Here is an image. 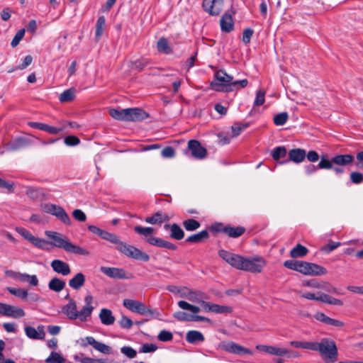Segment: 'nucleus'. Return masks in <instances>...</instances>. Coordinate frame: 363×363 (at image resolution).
<instances>
[{"mask_svg":"<svg viewBox=\"0 0 363 363\" xmlns=\"http://www.w3.org/2000/svg\"><path fill=\"white\" fill-rule=\"evenodd\" d=\"M101 238L105 240L109 241L113 244H115L116 249L128 257H130L137 260H141L143 262H147L150 259V256L147 253L141 251L133 245L121 241L119 237L116 234L104 230Z\"/></svg>","mask_w":363,"mask_h":363,"instance_id":"1","label":"nucleus"},{"mask_svg":"<svg viewBox=\"0 0 363 363\" xmlns=\"http://www.w3.org/2000/svg\"><path fill=\"white\" fill-rule=\"evenodd\" d=\"M248 84L247 79L233 81V76L227 74L224 69H219L215 74V80L211 82V88L217 91L230 92Z\"/></svg>","mask_w":363,"mask_h":363,"instance_id":"2","label":"nucleus"},{"mask_svg":"<svg viewBox=\"0 0 363 363\" xmlns=\"http://www.w3.org/2000/svg\"><path fill=\"white\" fill-rule=\"evenodd\" d=\"M45 234L52 240L53 242H49L48 244L54 247L62 248L67 252H71L80 255H88L89 251L80 246L72 243L65 235L50 230H46Z\"/></svg>","mask_w":363,"mask_h":363,"instance_id":"3","label":"nucleus"},{"mask_svg":"<svg viewBox=\"0 0 363 363\" xmlns=\"http://www.w3.org/2000/svg\"><path fill=\"white\" fill-rule=\"evenodd\" d=\"M313 351L319 352L325 363H335L338 358V349L330 338H323L320 342H313Z\"/></svg>","mask_w":363,"mask_h":363,"instance_id":"4","label":"nucleus"},{"mask_svg":"<svg viewBox=\"0 0 363 363\" xmlns=\"http://www.w3.org/2000/svg\"><path fill=\"white\" fill-rule=\"evenodd\" d=\"M265 265L266 261L260 256H256L252 258L243 257L240 270L250 272L251 273H260Z\"/></svg>","mask_w":363,"mask_h":363,"instance_id":"5","label":"nucleus"},{"mask_svg":"<svg viewBox=\"0 0 363 363\" xmlns=\"http://www.w3.org/2000/svg\"><path fill=\"white\" fill-rule=\"evenodd\" d=\"M43 210L45 213L55 216L64 224L67 225H70L72 224L69 216L60 206L53 203H45L43 206Z\"/></svg>","mask_w":363,"mask_h":363,"instance_id":"6","label":"nucleus"},{"mask_svg":"<svg viewBox=\"0 0 363 363\" xmlns=\"http://www.w3.org/2000/svg\"><path fill=\"white\" fill-rule=\"evenodd\" d=\"M123 304L128 310L140 315H153L157 313L156 310L147 308L144 303L138 301L124 299Z\"/></svg>","mask_w":363,"mask_h":363,"instance_id":"7","label":"nucleus"},{"mask_svg":"<svg viewBox=\"0 0 363 363\" xmlns=\"http://www.w3.org/2000/svg\"><path fill=\"white\" fill-rule=\"evenodd\" d=\"M219 347L221 350L224 351L239 355H246L252 354V351L250 349L245 347L242 345H240L233 341L221 342L220 343Z\"/></svg>","mask_w":363,"mask_h":363,"instance_id":"8","label":"nucleus"},{"mask_svg":"<svg viewBox=\"0 0 363 363\" xmlns=\"http://www.w3.org/2000/svg\"><path fill=\"white\" fill-rule=\"evenodd\" d=\"M223 0H203L202 8L210 16H218L223 9Z\"/></svg>","mask_w":363,"mask_h":363,"instance_id":"9","label":"nucleus"},{"mask_svg":"<svg viewBox=\"0 0 363 363\" xmlns=\"http://www.w3.org/2000/svg\"><path fill=\"white\" fill-rule=\"evenodd\" d=\"M81 346L82 347H86L89 345H91L95 350L99 351L100 352L106 354H108L111 353V347L108 345L96 341L93 337L88 336L85 338H82L81 340Z\"/></svg>","mask_w":363,"mask_h":363,"instance_id":"10","label":"nucleus"},{"mask_svg":"<svg viewBox=\"0 0 363 363\" xmlns=\"http://www.w3.org/2000/svg\"><path fill=\"white\" fill-rule=\"evenodd\" d=\"M218 255L231 267L240 269L243 257L237 254L230 252L225 250H220Z\"/></svg>","mask_w":363,"mask_h":363,"instance_id":"11","label":"nucleus"},{"mask_svg":"<svg viewBox=\"0 0 363 363\" xmlns=\"http://www.w3.org/2000/svg\"><path fill=\"white\" fill-rule=\"evenodd\" d=\"M93 296L91 295H86L84 297L85 306L82 307L80 311H77V319L81 320L82 322H86L92 313L94 308L92 306L93 302Z\"/></svg>","mask_w":363,"mask_h":363,"instance_id":"12","label":"nucleus"},{"mask_svg":"<svg viewBox=\"0 0 363 363\" xmlns=\"http://www.w3.org/2000/svg\"><path fill=\"white\" fill-rule=\"evenodd\" d=\"M148 117L149 114L142 108H125V121H141Z\"/></svg>","mask_w":363,"mask_h":363,"instance_id":"13","label":"nucleus"},{"mask_svg":"<svg viewBox=\"0 0 363 363\" xmlns=\"http://www.w3.org/2000/svg\"><path fill=\"white\" fill-rule=\"evenodd\" d=\"M201 306L206 312H211L218 314L230 313L233 308L227 306H221L207 301H201Z\"/></svg>","mask_w":363,"mask_h":363,"instance_id":"14","label":"nucleus"},{"mask_svg":"<svg viewBox=\"0 0 363 363\" xmlns=\"http://www.w3.org/2000/svg\"><path fill=\"white\" fill-rule=\"evenodd\" d=\"M100 271L112 279H125L130 278V277L126 276V272L121 268L101 267Z\"/></svg>","mask_w":363,"mask_h":363,"instance_id":"15","label":"nucleus"},{"mask_svg":"<svg viewBox=\"0 0 363 363\" xmlns=\"http://www.w3.org/2000/svg\"><path fill=\"white\" fill-rule=\"evenodd\" d=\"M188 148L191 152L193 157L196 159H203L206 157L207 150L205 147L201 146L200 142L196 140H191L188 143Z\"/></svg>","mask_w":363,"mask_h":363,"instance_id":"16","label":"nucleus"},{"mask_svg":"<svg viewBox=\"0 0 363 363\" xmlns=\"http://www.w3.org/2000/svg\"><path fill=\"white\" fill-rule=\"evenodd\" d=\"M289 159L280 162L279 164H285L289 162H294V163H301L302 162L306 156V152L303 149L301 148H294L289 150L288 152Z\"/></svg>","mask_w":363,"mask_h":363,"instance_id":"17","label":"nucleus"},{"mask_svg":"<svg viewBox=\"0 0 363 363\" xmlns=\"http://www.w3.org/2000/svg\"><path fill=\"white\" fill-rule=\"evenodd\" d=\"M50 266L55 272L63 276H67L71 272L69 264L61 259H53L50 263Z\"/></svg>","mask_w":363,"mask_h":363,"instance_id":"18","label":"nucleus"},{"mask_svg":"<svg viewBox=\"0 0 363 363\" xmlns=\"http://www.w3.org/2000/svg\"><path fill=\"white\" fill-rule=\"evenodd\" d=\"M147 242H148L151 245H154L158 247L166 248L168 250H176L177 249V246L169 241H166L162 240L160 238L156 237H148L146 239Z\"/></svg>","mask_w":363,"mask_h":363,"instance_id":"19","label":"nucleus"},{"mask_svg":"<svg viewBox=\"0 0 363 363\" xmlns=\"http://www.w3.org/2000/svg\"><path fill=\"white\" fill-rule=\"evenodd\" d=\"M314 318L320 322L336 328H342L345 325V323L342 321L331 318L322 312L316 313L314 315Z\"/></svg>","mask_w":363,"mask_h":363,"instance_id":"20","label":"nucleus"},{"mask_svg":"<svg viewBox=\"0 0 363 363\" xmlns=\"http://www.w3.org/2000/svg\"><path fill=\"white\" fill-rule=\"evenodd\" d=\"M62 312L66 315L69 319L77 320V306L76 301L72 298L69 299L67 304L62 307Z\"/></svg>","mask_w":363,"mask_h":363,"instance_id":"21","label":"nucleus"},{"mask_svg":"<svg viewBox=\"0 0 363 363\" xmlns=\"http://www.w3.org/2000/svg\"><path fill=\"white\" fill-rule=\"evenodd\" d=\"M256 348L258 350L264 352L266 353L280 357L284 356L289 352V350L286 348H281L264 345H257Z\"/></svg>","mask_w":363,"mask_h":363,"instance_id":"22","label":"nucleus"},{"mask_svg":"<svg viewBox=\"0 0 363 363\" xmlns=\"http://www.w3.org/2000/svg\"><path fill=\"white\" fill-rule=\"evenodd\" d=\"M354 157L351 154L336 155L333 157L334 165L345 167L354 162Z\"/></svg>","mask_w":363,"mask_h":363,"instance_id":"23","label":"nucleus"},{"mask_svg":"<svg viewBox=\"0 0 363 363\" xmlns=\"http://www.w3.org/2000/svg\"><path fill=\"white\" fill-rule=\"evenodd\" d=\"M169 220V217L168 215L162 211H157L151 216L145 218V221L152 225H161L162 223L168 221Z\"/></svg>","mask_w":363,"mask_h":363,"instance_id":"24","label":"nucleus"},{"mask_svg":"<svg viewBox=\"0 0 363 363\" xmlns=\"http://www.w3.org/2000/svg\"><path fill=\"white\" fill-rule=\"evenodd\" d=\"M221 30L226 33L231 32L234 28V23L232 16L225 13L220 20Z\"/></svg>","mask_w":363,"mask_h":363,"instance_id":"25","label":"nucleus"},{"mask_svg":"<svg viewBox=\"0 0 363 363\" xmlns=\"http://www.w3.org/2000/svg\"><path fill=\"white\" fill-rule=\"evenodd\" d=\"M85 281L84 274L82 272H79L69 279V286L74 290H79L84 285Z\"/></svg>","mask_w":363,"mask_h":363,"instance_id":"26","label":"nucleus"},{"mask_svg":"<svg viewBox=\"0 0 363 363\" xmlns=\"http://www.w3.org/2000/svg\"><path fill=\"white\" fill-rule=\"evenodd\" d=\"M204 340L205 337L202 333L198 330H189L186 334V340L191 344L202 342Z\"/></svg>","mask_w":363,"mask_h":363,"instance_id":"27","label":"nucleus"},{"mask_svg":"<svg viewBox=\"0 0 363 363\" xmlns=\"http://www.w3.org/2000/svg\"><path fill=\"white\" fill-rule=\"evenodd\" d=\"M245 232V228L242 226L233 227L230 225H227L225 230V234L230 238H237L243 235Z\"/></svg>","mask_w":363,"mask_h":363,"instance_id":"28","label":"nucleus"},{"mask_svg":"<svg viewBox=\"0 0 363 363\" xmlns=\"http://www.w3.org/2000/svg\"><path fill=\"white\" fill-rule=\"evenodd\" d=\"M99 318L101 323L106 325H112L115 321V317L113 315L111 311L107 308L101 310Z\"/></svg>","mask_w":363,"mask_h":363,"instance_id":"29","label":"nucleus"},{"mask_svg":"<svg viewBox=\"0 0 363 363\" xmlns=\"http://www.w3.org/2000/svg\"><path fill=\"white\" fill-rule=\"evenodd\" d=\"M25 315L23 308L9 304L5 316L18 319L24 317Z\"/></svg>","mask_w":363,"mask_h":363,"instance_id":"30","label":"nucleus"},{"mask_svg":"<svg viewBox=\"0 0 363 363\" xmlns=\"http://www.w3.org/2000/svg\"><path fill=\"white\" fill-rule=\"evenodd\" d=\"M209 234L207 230H203L198 233L189 236L185 242L189 243H200L203 240L208 238Z\"/></svg>","mask_w":363,"mask_h":363,"instance_id":"31","label":"nucleus"},{"mask_svg":"<svg viewBox=\"0 0 363 363\" xmlns=\"http://www.w3.org/2000/svg\"><path fill=\"white\" fill-rule=\"evenodd\" d=\"M327 273V269L315 263L309 262L308 267V276H320Z\"/></svg>","mask_w":363,"mask_h":363,"instance_id":"32","label":"nucleus"},{"mask_svg":"<svg viewBox=\"0 0 363 363\" xmlns=\"http://www.w3.org/2000/svg\"><path fill=\"white\" fill-rule=\"evenodd\" d=\"M308 252V250L301 244H297L290 251V256L292 258L303 257Z\"/></svg>","mask_w":363,"mask_h":363,"instance_id":"33","label":"nucleus"},{"mask_svg":"<svg viewBox=\"0 0 363 363\" xmlns=\"http://www.w3.org/2000/svg\"><path fill=\"white\" fill-rule=\"evenodd\" d=\"M65 284V281L63 280H61L57 277H54L49 281L48 287L53 291L60 292L64 289Z\"/></svg>","mask_w":363,"mask_h":363,"instance_id":"34","label":"nucleus"},{"mask_svg":"<svg viewBox=\"0 0 363 363\" xmlns=\"http://www.w3.org/2000/svg\"><path fill=\"white\" fill-rule=\"evenodd\" d=\"M157 49L160 52L168 55L172 51V49L169 45V43L167 38L162 37L159 39L157 43Z\"/></svg>","mask_w":363,"mask_h":363,"instance_id":"35","label":"nucleus"},{"mask_svg":"<svg viewBox=\"0 0 363 363\" xmlns=\"http://www.w3.org/2000/svg\"><path fill=\"white\" fill-rule=\"evenodd\" d=\"M184 232L182 228L177 223L172 224L170 230V238L177 240H180L184 238Z\"/></svg>","mask_w":363,"mask_h":363,"instance_id":"36","label":"nucleus"},{"mask_svg":"<svg viewBox=\"0 0 363 363\" xmlns=\"http://www.w3.org/2000/svg\"><path fill=\"white\" fill-rule=\"evenodd\" d=\"M286 155L287 150L284 146L276 147L271 152L272 158L276 161H279L280 159L285 158Z\"/></svg>","mask_w":363,"mask_h":363,"instance_id":"37","label":"nucleus"},{"mask_svg":"<svg viewBox=\"0 0 363 363\" xmlns=\"http://www.w3.org/2000/svg\"><path fill=\"white\" fill-rule=\"evenodd\" d=\"M333 157L329 159L327 154L320 156V160L318 164V169H331L333 168Z\"/></svg>","mask_w":363,"mask_h":363,"instance_id":"38","label":"nucleus"},{"mask_svg":"<svg viewBox=\"0 0 363 363\" xmlns=\"http://www.w3.org/2000/svg\"><path fill=\"white\" fill-rule=\"evenodd\" d=\"M106 26V18L104 16H101L98 18L96 23V40H99L103 35Z\"/></svg>","mask_w":363,"mask_h":363,"instance_id":"39","label":"nucleus"},{"mask_svg":"<svg viewBox=\"0 0 363 363\" xmlns=\"http://www.w3.org/2000/svg\"><path fill=\"white\" fill-rule=\"evenodd\" d=\"M6 290L12 295L21 298V300H25L28 296V292L26 289H20V288H14L8 286Z\"/></svg>","mask_w":363,"mask_h":363,"instance_id":"40","label":"nucleus"},{"mask_svg":"<svg viewBox=\"0 0 363 363\" xmlns=\"http://www.w3.org/2000/svg\"><path fill=\"white\" fill-rule=\"evenodd\" d=\"M26 145V140L23 138H17L13 141L7 144V150L11 151L17 150Z\"/></svg>","mask_w":363,"mask_h":363,"instance_id":"41","label":"nucleus"},{"mask_svg":"<svg viewBox=\"0 0 363 363\" xmlns=\"http://www.w3.org/2000/svg\"><path fill=\"white\" fill-rule=\"evenodd\" d=\"M182 225L187 231H194L200 228L201 223L194 218H188L182 222Z\"/></svg>","mask_w":363,"mask_h":363,"instance_id":"42","label":"nucleus"},{"mask_svg":"<svg viewBox=\"0 0 363 363\" xmlns=\"http://www.w3.org/2000/svg\"><path fill=\"white\" fill-rule=\"evenodd\" d=\"M66 359L60 353L51 352L50 356L45 359V363H65Z\"/></svg>","mask_w":363,"mask_h":363,"instance_id":"43","label":"nucleus"},{"mask_svg":"<svg viewBox=\"0 0 363 363\" xmlns=\"http://www.w3.org/2000/svg\"><path fill=\"white\" fill-rule=\"evenodd\" d=\"M74 98V89L73 88L64 91L59 96L61 103H66L72 101Z\"/></svg>","mask_w":363,"mask_h":363,"instance_id":"44","label":"nucleus"},{"mask_svg":"<svg viewBox=\"0 0 363 363\" xmlns=\"http://www.w3.org/2000/svg\"><path fill=\"white\" fill-rule=\"evenodd\" d=\"M26 195L32 199H40L43 196L41 189L28 186L26 188Z\"/></svg>","mask_w":363,"mask_h":363,"instance_id":"45","label":"nucleus"},{"mask_svg":"<svg viewBox=\"0 0 363 363\" xmlns=\"http://www.w3.org/2000/svg\"><path fill=\"white\" fill-rule=\"evenodd\" d=\"M249 123H235L231 127L232 137L235 138L238 136L243 130L249 127Z\"/></svg>","mask_w":363,"mask_h":363,"instance_id":"46","label":"nucleus"},{"mask_svg":"<svg viewBox=\"0 0 363 363\" xmlns=\"http://www.w3.org/2000/svg\"><path fill=\"white\" fill-rule=\"evenodd\" d=\"M150 62L148 59L145 57H141L140 59L136 60L133 62V69H137L138 72L142 71L146 66L150 65Z\"/></svg>","mask_w":363,"mask_h":363,"instance_id":"47","label":"nucleus"},{"mask_svg":"<svg viewBox=\"0 0 363 363\" xmlns=\"http://www.w3.org/2000/svg\"><path fill=\"white\" fill-rule=\"evenodd\" d=\"M178 306L182 309L190 311L194 313L193 315H196V313L200 311L199 307L191 305L185 301H179L178 302Z\"/></svg>","mask_w":363,"mask_h":363,"instance_id":"48","label":"nucleus"},{"mask_svg":"<svg viewBox=\"0 0 363 363\" xmlns=\"http://www.w3.org/2000/svg\"><path fill=\"white\" fill-rule=\"evenodd\" d=\"M109 114L114 119L125 121V108H123V109L111 108L109 110Z\"/></svg>","mask_w":363,"mask_h":363,"instance_id":"49","label":"nucleus"},{"mask_svg":"<svg viewBox=\"0 0 363 363\" xmlns=\"http://www.w3.org/2000/svg\"><path fill=\"white\" fill-rule=\"evenodd\" d=\"M289 118V114L287 112H281L274 117V123L276 125H284Z\"/></svg>","mask_w":363,"mask_h":363,"instance_id":"50","label":"nucleus"},{"mask_svg":"<svg viewBox=\"0 0 363 363\" xmlns=\"http://www.w3.org/2000/svg\"><path fill=\"white\" fill-rule=\"evenodd\" d=\"M313 342H307V341H291L289 342L291 346H293L296 348H303L312 350Z\"/></svg>","mask_w":363,"mask_h":363,"instance_id":"51","label":"nucleus"},{"mask_svg":"<svg viewBox=\"0 0 363 363\" xmlns=\"http://www.w3.org/2000/svg\"><path fill=\"white\" fill-rule=\"evenodd\" d=\"M134 231L139 235L148 237L153 233L154 228L152 227H143L140 225H137L134 228Z\"/></svg>","mask_w":363,"mask_h":363,"instance_id":"52","label":"nucleus"},{"mask_svg":"<svg viewBox=\"0 0 363 363\" xmlns=\"http://www.w3.org/2000/svg\"><path fill=\"white\" fill-rule=\"evenodd\" d=\"M30 243H32L34 246H35L38 248L45 250V245H48L49 243V241L45 240V239L35 237L33 235L30 241H29Z\"/></svg>","mask_w":363,"mask_h":363,"instance_id":"53","label":"nucleus"},{"mask_svg":"<svg viewBox=\"0 0 363 363\" xmlns=\"http://www.w3.org/2000/svg\"><path fill=\"white\" fill-rule=\"evenodd\" d=\"M25 333L28 337L33 340H40L37 330L31 326L25 327Z\"/></svg>","mask_w":363,"mask_h":363,"instance_id":"54","label":"nucleus"},{"mask_svg":"<svg viewBox=\"0 0 363 363\" xmlns=\"http://www.w3.org/2000/svg\"><path fill=\"white\" fill-rule=\"evenodd\" d=\"M32 62L33 57L30 55H26L21 65H19L16 69H12L11 70H9V72H12L16 69L23 70L26 69L27 67H28L32 63Z\"/></svg>","mask_w":363,"mask_h":363,"instance_id":"55","label":"nucleus"},{"mask_svg":"<svg viewBox=\"0 0 363 363\" xmlns=\"http://www.w3.org/2000/svg\"><path fill=\"white\" fill-rule=\"evenodd\" d=\"M157 338L160 341L162 342L171 341L173 339V334L169 331L162 330L158 334Z\"/></svg>","mask_w":363,"mask_h":363,"instance_id":"56","label":"nucleus"},{"mask_svg":"<svg viewBox=\"0 0 363 363\" xmlns=\"http://www.w3.org/2000/svg\"><path fill=\"white\" fill-rule=\"evenodd\" d=\"M352 183L359 184L363 182V174L359 172H352L350 175Z\"/></svg>","mask_w":363,"mask_h":363,"instance_id":"57","label":"nucleus"},{"mask_svg":"<svg viewBox=\"0 0 363 363\" xmlns=\"http://www.w3.org/2000/svg\"><path fill=\"white\" fill-rule=\"evenodd\" d=\"M265 91L263 90H259L257 91L256 97L254 101V106H262L265 101Z\"/></svg>","mask_w":363,"mask_h":363,"instance_id":"58","label":"nucleus"},{"mask_svg":"<svg viewBox=\"0 0 363 363\" xmlns=\"http://www.w3.org/2000/svg\"><path fill=\"white\" fill-rule=\"evenodd\" d=\"M340 245H341L340 242H333V241L330 240L326 245H325L322 247L321 250L326 253H330V252L333 251L334 250H335Z\"/></svg>","mask_w":363,"mask_h":363,"instance_id":"59","label":"nucleus"},{"mask_svg":"<svg viewBox=\"0 0 363 363\" xmlns=\"http://www.w3.org/2000/svg\"><path fill=\"white\" fill-rule=\"evenodd\" d=\"M24 34H25L24 29H21V30H18V32L16 33L15 36L13 37V38L11 43V45L12 48H15L18 45L20 41L23 38Z\"/></svg>","mask_w":363,"mask_h":363,"instance_id":"60","label":"nucleus"},{"mask_svg":"<svg viewBox=\"0 0 363 363\" xmlns=\"http://www.w3.org/2000/svg\"><path fill=\"white\" fill-rule=\"evenodd\" d=\"M225 227H226V225H224L223 223L217 222V223H214L211 224L209 226L208 229L210 231L213 232V233H225Z\"/></svg>","mask_w":363,"mask_h":363,"instance_id":"61","label":"nucleus"},{"mask_svg":"<svg viewBox=\"0 0 363 363\" xmlns=\"http://www.w3.org/2000/svg\"><path fill=\"white\" fill-rule=\"evenodd\" d=\"M191 315L187 314L184 311H177L173 314V317L179 321H191Z\"/></svg>","mask_w":363,"mask_h":363,"instance_id":"62","label":"nucleus"},{"mask_svg":"<svg viewBox=\"0 0 363 363\" xmlns=\"http://www.w3.org/2000/svg\"><path fill=\"white\" fill-rule=\"evenodd\" d=\"M253 33H254V30L250 28H245L244 30H243V33H242V42L245 44V45H247L250 43V40H251V38L253 35Z\"/></svg>","mask_w":363,"mask_h":363,"instance_id":"63","label":"nucleus"},{"mask_svg":"<svg viewBox=\"0 0 363 363\" xmlns=\"http://www.w3.org/2000/svg\"><path fill=\"white\" fill-rule=\"evenodd\" d=\"M64 142L67 146H75L80 143V140L75 135H68L65 138Z\"/></svg>","mask_w":363,"mask_h":363,"instance_id":"64","label":"nucleus"}]
</instances>
